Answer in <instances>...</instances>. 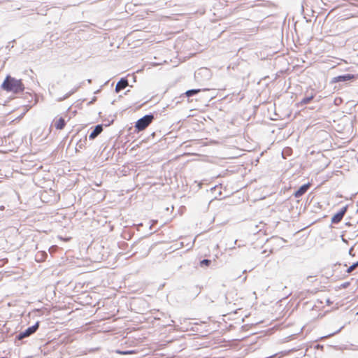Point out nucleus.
<instances>
[{
	"label": "nucleus",
	"instance_id": "obj_36",
	"mask_svg": "<svg viewBox=\"0 0 358 358\" xmlns=\"http://www.w3.org/2000/svg\"><path fill=\"white\" fill-rule=\"evenodd\" d=\"M162 315L163 316H165L164 313H162Z\"/></svg>",
	"mask_w": 358,
	"mask_h": 358
},
{
	"label": "nucleus",
	"instance_id": "obj_27",
	"mask_svg": "<svg viewBox=\"0 0 358 358\" xmlns=\"http://www.w3.org/2000/svg\"><path fill=\"white\" fill-rule=\"evenodd\" d=\"M37 261H43V256H40V259H36Z\"/></svg>",
	"mask_w": 358,
	"mask_h": 358
},
{
	"label": "nucleus",
	"instance_id": "obj_8",
	"mask_svg": "<svg viewBox=\"0 0 358 358\" xmlns=\"http://www.w3.org/2000/svg\"><path fill=\"white\" fill-rule=\"evenodd\" d=\"M103 124L96 125L89 135L90 140H94L103 131Z\"/></svg>",
	"mask_w": 358,
	"mask_h": 358
},
{
	"label": "nucleus",
	"instance_id": "obj_14",
	"mask_svg": "<svg viewBox=\"0 0 358 358\" xmlns=\"http://www.w3.org/2000/svg\"><path fill=\"white\" fill-rule=\"evenodd\" d=\"M87 137L85 136L84 139H80L76 144V146L80 149L86 146L87 144Z\"/></svg>",
	"mask_w": 358,
	"mask_h": 358
},
{
	"label": "nucleus",
	"instance_id": "obj_9",
	"mask_svg": "<svg viewBox=\"0 0 358 358\" xmlns=\"http://www.w3.org/2000/svg\"><path fill=\"white\" fill-rule=\"evenodd\" d=\"M310 183H306L302 185L296 191L294 192V196L296 198H299L303 196L310 188Z\"/></svg>",
	"mask_w": 358,
	"mask_h": 358
},
{
	"label": "nucleus",
	"instance_id": "obj_30",
	"mask_svg": "<svg viewBox=\"0 0 358 358\" xmlns=\"http://www.w3.org/2000/svg\"><path fill=\"white\" fill-rule=\"evenodd\" d=\"M87 83H92V80H91V79H88V80H87Z\"/></svg>",
	"mask_w": 358,
	"mask_h": 358
},
{
	"label": "nucleus",
	"instance_id": "obj_35",
	"mask_svg": "<svg viewBox=\"0 0 358 358\" xmlns=\"http://www.w3.org/2000/svg\"><path fill=\"white\" fill-rule=\"evenodd\" d=\"M29 96H30L31 99L33 98L32 95L31 94H29Z\"/></svg>",
	"mask_w": 358,
	"mask_h": 358
},
{
	"label": "nucleus",
	"instance_id": "obj_32",
	"mask_svg": "<svg viewBox=\"0 0 358 358\" xmlns=\"http://www.w3.org/2000/svg\"><path fill=\"white\" fill-rule=\"evenodd\" d=\"M99 92H100V90H96L94 93H95V94H97V93H99Z\"/></svg>",
	"mask_w": 358,
	"mask_h": 358
},
{
	"label": "nucleus",
	"instance_id": "obj_7",
	"mask_svg": "<svg viewBox=\"0 0 358 358\" xmlns=\"http://www.w3.org/2000/svg\"><path fill=\"white\" fill-rule=\"evenodd\" d=\"M202 90L201 89H191L187 90L185 93L182 94L180 96V99H187V101H189V99L192 96L198 94Z\"/></svg>",
	"mask_w": 358,
	"mask_h": 358
},
{
	"label": "nucleus",
	"instance_id": "obj_13",
	"mask_svg": "<svg viewBox=\"0 0 358 358\" xmlns=\"http://www.w3.org/2000/svg\"><path fill=\"white\" fill-rule=\"evenodd\" d=\"M212 262L210 259H203L202 260L200 261L199 262V266L202 268H206V267H208L210 266V265L211 264Z\"/></svg>",
	"mask_w": 358,
	"mask_h": 358
},
{
	"label": "nucleus",
	"instance_id": "obj_34",
	"mask_svg": "<svg viewBox=\"0 0 358 358\" xmlns=\"http://www.w3.org/2000/svg\"><path fill=\"white\" fill-rule=\"evenodd\" d=\"M274 355L273 356H269V357H265V358H272Z\"/></svg>",
	"mask_w": 358,
	"mask_h": 358
},
{
	"label": "nucleus",
	"instance_id": "obj_1",
	"mask_svg": "<svg viewBox=\"0 0 358 358\" xmlns=\"http://www.w3.org/2000/svg\"><path fill=\"white\" fill-rule=\"evenodd\" d=\"M1 90L13 94H19L24 90L22 79H16L10 75H7L1 85Z\"/></svg>",
	"mask_w": 358,
	"mask_h": 358
},
{
	"label": "nucleus",
	"instance_id": "obj_19",
	"mask_svg": "<svg viewBox=\"0 0 358 358\" xmlns=\"http://www.w3.org/2000/svg\"><path fill=\"white\" fill-rule=\"evenodd\" d=\"M174 322H174V320H170V323H166V324H164V326H173V324H174Z\"/></svg>",
	"mask_w": 358,
	"mask_h": 358
},
{
	"label": "nucleus",
	"instance_id": "obj_15",
	"mask_svg": "<svg viewBox=\"0 0 358 358\" xmlns=\"http://www.w3.org/2000/svg\"><path fill=\"white\" fill-rule=\"evenodd\" d=\"M357 267H358V261L353 263L350 266H349L347 270H346V272L348 273H350L351 272H352Z\"/></svg>",
	"mask_w": 358,
	"mask_h": 358
},
{
	"label": "nucleus",
	"instance_id": "obj_33",
	"mask_svg": "<svg viewBox=\"0 0 358 358\" xmlns=\"http://www.w3.org/2000/svg\"><path fill=\"white\" fill-rule=\"evenodd\" d=\"M346 225H349L350 226V225H351V224H350V222H347Z\"/></svg>",
	"mask_w": 358,
	"mask_h": 358
},
{
	"label": "nucleus",
	"instance_id": "obj_24",
	"mask_svg": "<svg viewBox=\"0 0 358 358\" xmlns=\"http://www.w3.org/2000/svg\"><path fill=\"white\" fill-rule=\"evenodd\" d=\"M113 122H114V119H112L110 121L108 122V123L106 124L105 126L108 127V126L110 125L111 124H113Z\"/></svg>",
	"mask_w": 358,
	"mask_h": 358
},
{
	"label": "nucleus",
	"instance_id": "obj_12",
	"mask_svg": "<svg viewBox=\"0 0 358 358\" xmlns=\"http://www.w3.org/2000/svg\"><path fill=\"white\" fill-rule=\"evenodd\" d=\"M315 97V95L313 94H311L309 96H306L303 97L299 103H297L298 107L302 106L303 105L309 103Z\"/></svg>",
	"mask_w": 358,
	"mask_h": 358
},
{
	"label": "nucleus",
	"instance_id": "obj_37",
	"mask_svg": "<svg viewBox=\"0 0 358 358\" xmlns=\"http://www.w3.org/2000/svg\"><path fill=\"white\" fill-rule=\"evenodd\" d=\"M2 358H3V357H2Z\"/></svg>",
	"mask_w": 358,
	"mask_h": 358
},
{
	"label": "nucleus",
	"instance_id": "obj_5",
	"mask_svg": "<svg viewBox=\"0 0 358 358\" xmlns=\"http://www.w3.org/2000/svg\"><path fill=\"white\" fill-rule=\"evenodd\" d=\"M356 76L354 74L346 73L343 75H339L338 76L334 77L331 80V83H340V82H348L350 80H353L355 79Z\"/></svg>",
	"mask_w": 358,
	"mask_h": 358
},
{
	"label": "nucleus",
	"instance_id": "obj_21",
	"mask_svg": "<svg viewBox=\"0 0 358 358\" xmlns=\"http://www.w3.org/2000/svg\"><path fill=\"white\" fill-rule=\"evenodd\" d=\"M38 255L47 257L48 255L45 252H38V254L36 255V258H38Z\"/></svg>",
	"mask_w": 358,
	"mask_h": 358
},
{
	"label": "nucleus",
	"instance_id": "obj_26",
	"mask_svg": "<svg viewBox=\"0 0 358 358\" xmlns=\"http://www.w3.org/2000/svg\"><path fill=\"white\" fill-rule=\"evenodd\" d=\"M96 100V96H94V97L92 98V99L90 101V103H92L94 102Z\"/></svg>",
	"mask_w": 358,
	"mask_h": 358
},
{
	"label": "nucleus",
	"instance_id": "obj_31",
	"mask_svg": "<svg viewBox=\"0 0 358 358\" xmlns=\"http://www.w3.org/2000/svg\"><path fill=\"white\" fill-rule=\"evenodd\" d=\"M130 90H127L124 92V94H127L129 92Z\"/></svg>",
	"mask_w": 358,
	"mask_h": 358
},
{
	"label": "nucleus",
	"instance_id": "obj_4",
	"mask_svg": "<svg viewBox=\"0 0 358 358\" xmlns=\"http://www.w3.org/2000/svg\"><path fill=\"white\" fill-rule=\"evenodd\" d=\"M348 206L345 205L341 208L337 213H336L331 217L332 224H338L343 218L344 215L347 213Z\"/></svg>",
	"mask_w": 358,
	"mask_h": 358
},
{
	"label": "nucleus",
	"instance_id": "obj_17",
	"mask_svg": "<svg viewBox=\"0 0 358 358\" xmlns=\"http://www.w3.org/2000/svg\"><path fill=\"white\" fill-rule=\"evenodd\" d=\"M117 352L120 355H126L134 354L135 351L134 350H124V351L117 350Z\"/></svg>",
	"mask_w": 358,
	"mask_h": 358
},
{
	"label": "nucleus",
	"instance_id": "obj_16",
	"mask_svg": "<svg viewBox=\"0 0 358 358\" xmlns=\"http://www.w3.org/2000/svg\"><path fill=\"white\" fill-rule=\"evenodd\" d=\"M345 327V324L342 325L338 330H336V331L334 332H332L325 336H324V338H329L334 335H336L337 334H338L343 328Z\"/></svg>",
	"mask_w": 358,
	"mask_h": 358
},
{
	"label": "nucleus",
	"instance_id": "obj_23",
	"mask_svg": "<svg viewBox=\"0 0 358 358\" xmlns=\"http://www.w3.org/2000/svg\"><path fill=\"white\" fill-rule=\"evenodd\" d=\"M195 289H196V292H196V296H197L200 293L201 289L199 287H195Z\"/></svg>",
	"mask_w": 358,
	"mask_h": 358
},
{
	"label": "nucleus",
	"instance_id": "obj_3",
	"mask_svg": "<svg viewBox=\"0 0 358 358\" xmlns=\"http://www.w3.org/2000/svg\"><path fill=\"white\" fill-rule=\"evenodd\" d=\"M39 326L40 322L38 321L34 325L27 328L24 331H20L15 337V342H17V341H22L35 334L39 329Z\"/></svg>",
	"mask_w": 358,
	"mask_h": 358
},
{
	"label": "nucleus",
	"instance_id": "obj_22",
	"mask_svg": "<svg viewBox=\"0 0 358 358\" xmlns=\"http://www.w3.org/2000/svg\"><path fill=\"white\" fill-rule=\"evenodd\" d=\"M349 285H350V282H344L343 284H342V287H343V288H346V287H348L349 286Z\"/></svg>",
	"mask_w": 358,
	"mask_h": 358
},
{
	"label": "nucleus",
	"instance_id": "obj_29",
	"mask_svg": "<svg viewBox=\"0 0 358 358\" xmlns=\"http://www.w3.org/2000/svg\"><path fill=\"white\" fill-rule=\"evenodd\" d=\"M327 303L328 304H330L331 302L330 301V300H329V299H327Z\"/></svg>",
	"mask_w": 358,
	"mask_h": 358
},
{
	"label": "nucleus",
	"instance_id": "obj_18",
	"mask_svg": "<svg viewBox=\"0 0 358 358\" xmlns=\"http://www.w3.org/2000/svg\"><path fill=\"white\" fill-rule=\"evenodd\" d=\"M208 74L209 71L208 69H200L198 71L195 73V76L196 77L197 75L199 74Z\"/></svg>",
	"mask_w": 358,
	"mask_h": 358
},
{
	"label": "nucleus",
	"instance_id": "obj_20",
	"mask_svg": "<svg viewBox=\"0 0 358 358\" xmlns=\"http://www.w3.org/2000/svg\"><path fill=\"white\" fill-rule=\"evenodd\" d=\"M151 222H152V224H150V229H151V230H152V227H153V225H154L155 224L157 223V220H151Z\"/></svg>",
	"mask_w": 358,
	"mask_h": 358
},
{
	"label": "nucleus",
	"instance_id": "obj_28",
	"mask_svg": "<svg viewBox=\"0 0 358 358\" xmlns=\"http://www.w3.org/2000/svg\"><path fill=\"white\" fill-rule=\"evenodd\" d=\"M352 248H350V250H349V254L352 255Z\"/></svg>",
	"mask_w": 358,
	"mask_h": 358
},
{
	"label": "nucleus",
	"instance_id": "obj_2",
	"mask_svg": "<svg viewBox=\"0 0 358 358\" xmlns=\"http://www.w3.org/2000/svg\"><path fill=\"white\" fill-rule=\"evenodd\" d=\"M155 119L154 113L146 114L139 118L135 124V129L137 131H141L145 129Z\"/></svg>",
	"mask_w": 358,
	"mask_h": 358
},
{
	"label": "nucleus",
	"instance_id": "obj_6",
	"mask_svg": "<svg viewBox=\"0 0 358 358\" xmlns=\"http://www.w3.org/2000/svg\"><path fill=\"white\" fill-rule=\"evenodd\" d=\"M129 86V81L127 77H122L120 79L115 86V92L119 93L121 90Z\"/></svg>",
	"mask_w": 358,
	"mask_h": 358
},
{
	"label": "nucleus",
	"instance_id": "obj_10",
	"mask_svg": "<svg viewBox=\"0 0 358 358\" xmlns=\"http://www.w3.org/2000/svg\"><path fill=\"white\" fill-rule=\"evenodd\" d=\"M83 83H80L78 85L74 87L71 90L64 94L63 96H60L56 99L57 102H61L66 99H68L70 96L73 94L75 92L78 91V90L82 86Z\"/></svg>",
	"mask_w": 358,
	"mask_h": 358
},
{
	"label": "nucleus",
	"instance_id": "obj_25",
	"mask_svg": "<svg viewBox=\"0 0 358 358\" xmlns=\"http://www.w3.org/2000/svg\"><path fill=\"white\" fill-rule=\"evenodd\" d=\"M315 276H316L315 275H308V276H307L306 279H307V280H310V279H311V278H313V277H315Z\"/></svg>",
	"mask_w": 358,
	"mask_h": 358
},
{
	"label": "nucleus",
	"instance_id": "obj_11",
	"mask_svg": "<svg viewBox=\"0 0 358 358\" xmlns=\"http://www.w3.org/2000/svg\"><path fill=\"white\" fill-rule=\"evenodd\" d=\"M66 126V121L64 117H60L58 120H57L55 122V127L58 130L63 129Z\"/></svg>",
	"mask_w": 358,
	"mask_h": 358
}]
</instances>
